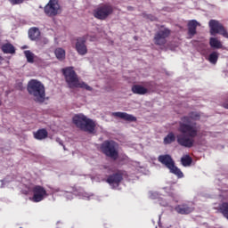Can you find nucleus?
<instances>
[{"label": "nucleus", "instance_id": "obj_28", "mask_svg": "<svg viewBox=\"0 0 228 228\" xmlns=\"http://www.w3.org/2000/svg\"><path fill=\"white\" fill-rule=\"evenodd\" d=\"M208 63H211L212 65H216L217 59L216 58H207L206 59Z\"/></svg>", "mask_w": 228, "mask_h": 228}, {"label": "nucleus", "instance_id": "obj_26", "mask_svg": "<svg viewBox=\"0 0 228 228\" xmlns=\"http://www.w3.org/2000/svg\"><path fill=\"white\" fill-rule=\"evenodd\" d=\"M25 58H35V53L29 50L24 52Z\"/></svg>", "mask_w": 228, "mask_h": 228}, {"label": "nucleus", "instance_id": "obj_32", "mask_svg": "<svg viewBox=\"0 0 228 228\" xmlns=\"http://www.w3.org/2000/svg\"><path fill=\"white\" fill-rule=\"evenodd\" d=\"M27 61L28 63H34L35 62V58H27Z\"/></svg>", "mask_w": 228, "mask_h": 228}, {"label": "nucleus", "instance_id": "obj_20", "mask_svg": "<svg viewBox=\"0 0 228 228\" xmlns=\"http://www.w3.org/2000/svg\"><path fill=\"white\" fill-rule=\"evenodd\" d=\"M28 38H30V40H38V38H40V29L37 27L29 28Z\"/></svg>", "mask_w": 228, "mask_h": 228}, {"label": "nucleus", "instance_id": "obj_11", "mask_svg": "<svg viewBox=\"0 0 228 228\" xmlns=\"http://www.w3.org/2000/svg\"><path fill=\"white\" fill-rule=\"evenodd\" d=\"M126 175V171L118 170L116 173L109 175L107 177L106 183L110 186L118 187L120 186V183L124 180V176Z\"/></svg>", "mask_w": 228, "mask_h": 228}, {"label": "nucleus", "instance_id": "obj_23", "mask_svg": "<svg viewBox=\"0 0 228 228\" xmlns=\"http://www.w3.org/2000/svg\"><path fill=\"white\" fill-rule=\"evenodd\" d=\"M175 142V134H174L173 132L169 133L165 138H164V144L165 145H170V143H174Z\"/></svg>", "mask_w": 228, "mask_h": 228}, {"label": "nucleus", "instance_id": "obj_29", "mask_svg": "<svg viewBox=\"0 0 228 228\" xmlns=\"http://www.w3.org/2000/svg\"><path fill=\"white\" fill-rule=\"evenodd\" d=\"M208 58H218V53L216 52L212 53Z\"/></svg>", "mask_w": 228, "mask_h": 228}, {"label": "nucleus", "instance_id": "obj_21", "mask_svg": "<svg viewBox=\"0 0 228 228\" xmlns=\"http://www.w3.org/2000/svg\"><path fill=\"white\" fill-rule=\"evenodd\" d=\"M209 45L212 49H222L223 47L222 41L218 40L216 37L209 38Z\"/></svg>", "mask_w": 228, "mask_h": 228}, {"label": "nucleus", "instance_id": "obj_24", "mask_svg": "<svg viewBox=\"0 0 228 228\" xmlns=\"http://www.w3.org/2000/svg\"><path fill=\"white\" fill-rule=\"evenodd\" d=\"M219 208L224 216H225V218L228 220V203H222Z\"/></svg>", "mask_w": 228, "mask_h": 228}, {"label": "nucleus", "instance_id": "obj_4", "mask_svg": "<svg viewBox=\"0 0 228 228\" xmlns=\"http://www.w3.org/2000/svg\"><path fill=\"white\" fill-rule=\"evenodd\" d=\"M73 124H75L78 129H81V131H85L86 133L92 134L95 131V122L87 118L85 114L75 115L73 117Z\"/></svg>", "mask_w": 228, "mask_h": 228}, {"label": "nucleus", "instance_id": "obj_22", "mask_svg": "<svg viewBox=\"0 0 228 228\" xmlns=\"http://www.w3.org/2000/svg\"><path fill=\"white\" fill-rule=\"evenodd\" d=\"M181 163L183 167H190L191 163H193V159L191 157H190V155H184L181 158Z\"/></svg>", "mask_w": 228, "mask_h": 228}, {"label": "nucleus", "instance_id": "obj_33", "mask_svg": "<svg viewBox=\"0 0 228 228\" xmlns=\"http://www.w3.org/2000/svg\"><path fill=\"white\" fill-rule=\"evenodd\" d=\"M127 10H128L129 12H133V10H134V8L133 6H128V7H127Z\"/></svg>", "mask_w": 228, "mask_h": 228}, {"label": "nucleus", "instance_id": "obj_30", "mask_svg": "<svg viewBox=\"0 0 228 228\" xmlns=\"http://www.w3.org/2000/svg\"><path fill=\"white\" fill-rule=\"evenodd\" d=\"M147 19H150V20H152V21H154V20H157L156 17L153 16V15H151V14H148V15H147Z\"/></svg>", "mask_w": 228, "mask_h": 228}, {"label": "nucleus", "instance_id": "obj_10", "mask_svg": "<svg viewBox=\"0 0 228 228\" xmlns=\"http://www.w3.org/2000/svg\"><path fill=\"white\" fill-rule=\"evenodd\" d=\"M170 29L164 28L162 30H159L153 37V42L155 45H159V47H165L167 44V38L170 37Z\"/></svg>", "mask_w": 228, "mask_h": 228}, {"label": "nucleus", "instance_id": "obj_25", "mask_svg": "<svg viewBox=\"0 0 228 228\" xmlns=\"http://www.w3.org/2000/svg\"><path fill=\"white\" fill-rule=\"evenodd\" d=\"M56 58H65V50L63 48H57L54 51Z\"/></svg>", "mask_w": 228, "mask_h": 228}, {"label": "nucleus", "instance_id": "obj_3", "mask_svg": "<svg viewBox=\"0 0 228 228\" xmlns=\"http://www.w3.org/2000/svg\"><path fill=\"white\" fill-rule=\"evenodd\" d=\"M27 90L29 95L34 97L36 102H45V86L37 79H31L28 83Z\"/></svg>", "mask_w": 228, "mask_h": 228}, {"label": "nucleus", "instance_id": "obj_14", "mask_svg": "<svg viewBox=\"0 0 228 228\" xmlns=\"http://www.w3.org/2000/svg\"><path fill=\"white\" fill-rule=\"evenodd\" d=\"M175 211H176L178 215H190V213L193 211V208L190 206V204L188 203H183V204L177 205L175 208Z\"/></svg>", "mask_w": 228, "mask_h": 228}, {"label": "nucleus", "instance_id": "obj_18", "mask_svg": "<svg viewBox=\"0 0 228 228\" xmlns=\"http://www.w3.org/2000/svg\"><path fill=\"white\" fill-rule=\"evenodd\" d=\"M132 92H133V94H135L137 95H145V94H147V92H149V90L147 88L143 87L142 86L134 85L132 86Z\"/></svg>", "mask_w": 228, "mask_h": 228}, {"label": "nucleus", "instance_id": "obj_9", "mask_svg": "<svg viewBox=\"0 0 228 228\" xmlns=\"http://www.w3.org/2000/svg\"><path fill=\"white\" fill-rule=\"evenodd\" d=\"M208 26L210 28V35L212 37H215L216 35H222L224 38H228V32L220 21L216 20H210Z\"/></svg>", "mask_w": 228, "mask_h": 228}, {"label": "nucleus", "instance_id": "obj_15", "mask_svg": "<svg viewBox=\"0 0 228 228\" xmlns=\"http://www.w3.org/2000/svg\"><path fill=\"white\" fill-rule=\"evenodd\" d=\"M112 117L121 118L122 120H126V122H136V117L126 112H112Z\"/></svg>", "mask_w": 228, "mask_h": 228}, {"label": "nucleus", "instance_id": "obj_16", "mask_svg": "<svg viewBox=\"0 0 228 228\" xmlns=\"http://www.w3.org/2000/svg\"><path fill=\"white\" fill-rule=\"evenodd\" d=\"M197 26H199V22L195 20L188 22V35L191 38L194 37V35H197Z\"/></svg>", "mask_w": 228, "mask_h": 228}, {"label": "nucleus", "instance_id": "obj_13", "mask_svg": "<svg viewBox=\"0 0 228 228\" xmlns=\"http://www.w3.org/2000/svg\"><path fill=\"white\" fill-rule=\"evenodd\" d=\"M86 37H78L77 39V44H76V50L80 54V56H85L86 53H88V49L86 48Z\"/></svg>", "mask_w": 228, "mask_h": 228}, {"label": "nucleus", "instance_id": "obj_31", "mask_svg": "<svg viewBox=\"0 0 228 228\" xmlns=\"http://www.w3.org/2000/svg\"><path fill=\"white\" fill-rule=\"evenodd\" d=\"M56 142H57L58 143H60V145H62V147H63L64 151H66V149H65V145H63V141H61V139H60V138H57V139H56Z\"/></svg>", "mask_w": 228, "mask_h": 228}, {"label": "nucleus", "instance_id": "obj_19", "mask_svg": "<svg viewBox=\"0 0 228 228\" xmlns=\"http://www.w3.org/2000/svg\"><path fill=\"white\" fill-rule=\"evenodd\" d=\"M1 49L4 54H15V46L11 43L4 44Z\"/></svg>", "mask_w": 228, "mask_h": 228}, {"label": "nucleus", "instance_id": "obj_12", "mask_svg": "<svg viewBox=\"0 0 228 228\" xmlns=\"http://www.w3.org/2000/svg\"><path fill=\"white\" fill-rule=\"evenodd\" d=\"M33 197L30 198L32 202H42V200L47 197V191L42 185H35L32 188Z\"/></svg>", "mask_w": 228, "mask_h": 228}, {"label": "nucleus", "instance_id": "obj_5", "mask_svg": "<svg viewBox=\"0 0 228 228\" xmlns=\"http://www.w3.org/2000/svg\"><path fill=\"white\" fill-rule=\"evenodd\" d=\"M100 151L104 156L110 158L113 161L118 159V144L113 140L104 141L100 146Z\"/></svg>", "mask_w": 228, "mask_h": 228}, {"label": "nucleus", "instance_id": "obj_8", "mask_svg": "<svg viewBox=\"0 0 228 228\" xmlns=\"http://www.w3.org/2000/svg\"><path fill=\"white\" fill-rule=\"evenodd\" d=\"M44 12L47 17H56L61 13V5L60 0H49L48 4L45 6Z\"/></svg>", "mask_w": 228, "mask_h": 228}, {"label": "nucleus", "instance_id": "obj_6", "mask_svg": "<svg viewBox=\"0 0 228 228\" xmlns=\"http://www.w3.org/2000/svg\"><path fill=\"white\" fill-rule=\"evenodd\" d=\"M158 161L162 165H165L166 168H168L170 174H174V175H176L178 179H183V177H184L183 171H181L179 167L175 166V161H174L172 156L168 154L160 155L158 157Z\"/></svg>", "mask_w": 228, "mask_h": 228}, {"label": "nucleus", "instance_id": "obj_34", "mask_svg": "<svg viewBox=\"0 0 228 228\" xmlns=\"http://www.w3.org/2000/svg\"><path fill=\"white\" fill-rule=\"evenodd\" d=\"M4 61V58H0V64Z\"/></svg>", "mask_w": 228, "mask_h": 228}, {"label": "nucleus", "instance_id": "obj_2", "mask_svg": "<svg viewBox=\"0 0 228 228\" xmlns=\"http://www.w3.org/2000/svg\"><path fill=\"white\" fill-rule=\"evenodd\" d=\"M61 72L69 88H82L87 92H92L94 90L88 84L79 81V77H77V73L74 70V67L63 68Z\"/></svg>", "mask_w": 228, "mask_h": 228}, {"label": "nucleus", "instance_id": "obj_7", "mask_svg": "<svg viewBox=\"0 0 228 228\" xmlns=\"http://www.w3.org/2000/svg\"><path fill=\"white\" fill-rule=\"evenodd\" d=\"M113 6L108 4H102L94 10L93 15L98 20H106L110 15H113Z\"/></svg>", "mask_w": 228, "mask_h": 228}, {"label": "nucleus", "instance_id": "obj_1", "mask_svg": "<svg viewBox=\"0 0 228 228\" xmlns=\"http://www.w3.org/2000/svg\"><path fill=\"white\" fill-rule=\"evenodd\" d=\"M199 117L195 112H191L189 116H184L181 118L178 131L182 133L176 136L177 143L182 147L191 149L195 143V138L199 134V128L195 119Z\"/></svg>", "mask_w": 228, "mask_h": 228}, {"label": "nucleus", "instance_id": "obj_17", "mask_svg": "<svg viewBox=\"0 0 228 228\" xmlns=\"http://www.w3.org/2000/svg\"><path fill=\"white\" fill-rule=\"evenodd\" d=\"M33 136L36 140H45L49 136V132L45 128H41L34 132Z\"/></svg>", "mask_w": 228, "mask_h": 228}, {"label": "nucleus", "instance_id": "obj_27", "mask_svg": "<svg viewBox=\"0 0 228 228\" xmlns=\"http://www.w3.org/2000/svg\"><path fill=\"white\" fill-rule=\"evenodd\" d=\"M8 1L12 6H15L16 4H22V3H24V0H8Z\"/></svg>", "mask_w": 228, "mask_h": 228}]
</instances>
